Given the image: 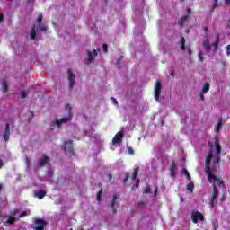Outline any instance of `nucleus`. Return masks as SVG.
<instances>
[{"mask_svg":"<svg viewBox=\"0 0 230 230\" xmlns=\"http://www.w3.org/2000/svg\"><path fill=\"white\" fill-rule=\"evenodd\" d=\"M65 109L68 111V117L63 118L59 120L58 119H56L53 122L57 127H58V128H60V125H62V123H67V121H71L73 118V115L71 114V104H66Z\"/></svg>","mask_w":230,"mask_h":230,"instance_id":"f257e3e1","label":"nucleus"},{"mask_svg":"<svg viewBox=\"0 0 230 230\" xmlns=\"http://www.w3.org/2000/svg\"><path fill=\"white\" fill-rule=\"evenodd\" d=\"M191 220L193 224H199V220H200V222H204L205 217L204 215H202L199 211H192Z\"/></svg>","mask_w":230,"mask_h":230,"instance_id":"f03ea898","label":"nucleus"},{"mask_svg":"<svg viewBox=\"0 0 230 230\" xmlns=\"http://www.w3.org/2000/svg\"><path fill=\"white\" fill-rule=\"evenodd\" d=\"M161 89H163V84L159 80H156L155 83V89H154L155 99L156 101H159V98L161 96Z\"/></svg>","mask_w":230,"mask_h":230,"instance_id":"7ed1b4c3","label":"nucleus"},{"mask_svg":"<svg viewBox=\"0 0 230 230\" xmlns=\"http://www.w3.org/2000/svg\"><path fill=\"white\" fill-rule=\"evenodd\" d=\"M46 221L40 218H37L34 220V226H32L33 230H44V226H46Z\"/></svg>","mask_w":230,"mask_h":230,"instance_id":"20e7f679","label":"nucleus"},{"mask_svg":"<svg viewBox=\"0 0 230 230\" xmlns=\"http://www.w3.org/2000/svg\"><path fill=\"white\" fill-rule=\"evenodd\" d=\"M88 58L86 59V64H93L94 61V57H98V52L96 49H93V53L91 51H87L86 53Z\"/></svg>","mask_w":230,"mask_h":230,"instance_id":"39448f33","label":"nucleus"},{"mask_svg":"<svg viewBox=\"0 0 230 230\" xmlns=\"http://www.w3.org/2000/svg\"><path fill=\"white\" fill-rule=\"evenodd\" d=\"M67 74H68V82H69V86L68 87L71 90V89H73V87H75V84H76L75 82V78L76 76L75 75V74H73V72H71V70H68Z\"/></svg>","mask_w":230,"mask_h":230,"instance_id":"423d86ee","label":"nucleus"},{"mask_svg":"<svg viewBox=\"0 0 230 230\" xmlns=\"http://www.w3.org/2000/svg\"><path fill=\"white\" fill-rule=\"evenodd\" d=\"M123 139V132L119 131L112 139L113 145H119L121 143V140Z\"/></svg>","mask_w":230,"mask_h":230,"instance_id":"0eeeda50","label":"nucleus"},{"mask_svg":"<svg viewBox=\"0 0 230 230\" xmlns=\"http://www.w3.org/2000/svg\"><path fill=\"white\" fill-rule=\"evenodd\" d=\"M177 164H175V161H172L171 162V168H170V172H171V177H172V179H175V177H177Z\"/></svg>","mask_w":230,"mask_h":230,"instance_id":"6e6552de","label":"nucleus"},{"mask_svg":"<svg viewBox=\"0 0 230 230\" xmlns=\"http://www.w3.org/2000/svg\"><path fill=\"white\" fill-rule=\"evenodd\" d=\"M64 145H65V150H66V148H67V150H68L69 154H71V155H75V149H73V140L65 141Z\"/></svg>","mask_w":230,"mask_h":230,"instance_id":"1a4fd4ad","label":"nucleus"},{"mask_svg":"<svg viewBox=\"0 0 230 230\" xmlns=\"http://www.w3.org/2000/svg\"><path fill=\"white\" fill-rule=\"evenodd\" d=\"M38 27L40 31H47L48 27L42 25V13H40L37 18Z\"/></svg>","mask_w":230,"mask_h":230,"instance_id":"9d476101","label":"nucleus"},{"mask_svg":"<svg viewBox=\"0 0 230 230\" xmlns=\"http://www.w3.org/2000/svg\"><path fill=\"white\" fill-rule=\"evenodd\" d=\"M4 141H5L6 143L10 141V124L9 123L5 124V130L4 133Z\"/></svg>","mask_w":230,"mask_h":230,"instance_id":"9b49d317","label":"nucleus"},{"mask_svg":"<svg viewBox=\"0 0 230 230\" xmlns=\"http://www.w3.org/2000/svg\"><path fill=\"white\" fill-rule=\"evenodd\" d=\"M49 163V157L46 155H43L41 158H40L38 164L39 166H46Z\"/></svg>","mask_w":230,"mask_h":230,"instance_id":"f8f14e48","label":"nucleus"},{"mask_svg":"<svg viewBox=\"0 0 230 230\" xmlns=\"http://www.w3.org/2000/svg\"><path fill=\"white\" fill-rule=\"evenodd\" d=\"M214 146L216 148L217 154L220 155L222 152V146H220V140L218 139V137H215Z\"/></svg>","mask_w":230,"mask_h":230,"instance_id":"ddd939ff","label":"nucleus"},{"mask_svg":"<svg viewBox=\"0 0 230 230\" xmlns=\"http://www.w3.org/2000/svg\"><path fill=\"white\" fill-rule=\"evenodd\" d=\"M210 179L217 186H222L224 184V180H222V178L217 177L216 175H210Z\"/></svg>","mask_w":230,"mask_h":230,"instance_id":"4468645a","label":"nucleus"},{"mask_svg":"<svg viewBox=\"0 0 230 230\" xmlns=\"http://www.w3.org/2000/svg\"><path fill=\"white\" fill-rule=\"evenodd\" d=\"M116 200H118V193L113 194L111 203V208L113 215L116 213Z\"/></svg>","mask_w":230,"mask_h":230,"instance_id":"2eb2a0df","label":"nucleus"},{"mask_svg":"<svg viewBox=\"0 0 230 230\" xmlns=\"http://www.w3.org/2000/svg\"><path fill=\"white\" fill-rule=\"evenodd\" d=\"M205 173L208 176V182L213 183V181H211L210 177H211V175H215V174L211 173V167H209V165H206V167H205Z\"/></svg>","mask_w":230,"mask_h":230,"instance_id":"dca6fc26","label":"nucleus"},{"mask_svg":"<svg viewBox=\"0 0 230 230\" xmlns=\"http://www.w3.org/2000/svg\"><path fill=\"white\" fill-rule=\"evenodd\" d=\"M212 198L218 199V188H217L215 181L212 182Z\"/></svg>","mask_w":230,"mask_h":230,"instance_id":"f3484780","label":"nucleus"},{"mask_svg":"<svg viewBox=\"0 0 230 230\" xmlns=\"http://www.w3.org/2000/svg\"><path fill=\"white\" fill-rule=\"evenodd\" d=\"M203 48L206 49L208 53L211 51V44L209 43V40L207 39L206 40L203 41Z\"/></svg>","mask_w":230,"mask_h":230,"instance_id":"a211bd4d","label":"nucleus"},{"mask_svg":"<svg viewBox=\"0 0 230 230\" xmlns=\"http://www.w3.org/2000/svg\"><path fill=\"white\" fill-rule=\"evenodd\" d=\"M37 39V25H33L31 31V40H35Z\"/></svg>","mask_w":230,"mask_h":230,"instance_id":"6ab92c4d","label":"nucleus"},{"mask_svg":"<svg viewBox=\"0 0 230 230\" xmlns=\"http://www.w3.org/2000/svg\"><path fill=\"white\" fill-rule=\"evenodd\" d=\"M189 19H190V15L181 16L178 21L179 26H181V27L184 26V22H186V21H188Z\"/></svg>","mask_w":230,"mask_h":230,"instance_id":"aec40b11","label":"nucleus"},{"mask_svg":"<svg viewBox=\"0 0 230 230\" xmlns=\"http://www.w3.org/2000/svg\"><path fill=\"white\" fill-rule=\"evenodd\" d=\"M2 93H6L8 92V83L6 80L2 81V87H1Z\"/></svg>","mask_w":230,"mask_h":230,"instance_id":"412c9836","label":"nucleus"},{"mask_svg":"<svg viewBox=\"0 0 230 230\" xmlns=\"http://www.w3.org/2000/svg\"><path fill=\"white\" fill-rule=\"evenodd\" d=\"M17 222V218H15L13 216H8L6 224H9V226H13Z\"/></svg>","mask_w":230,"mask_h":230,"instance_id":"4be33fe9","label":"nucleus"},{"mask_svg":"<svg viewBox=\"0 0 230 230\" xmlns=\"http://www.w3.org/2000/svg\"><path fill=\"white\" fill-rule=\"evenodd\" d=\"M35 197H37L39 200H42V199L46 197V190H40L38 193L35 194Z\"/></svg>","mask_w":230,"mask_h":230,"instance_id":"5701e85b","label":"nucleus"},{"mask_svg":"<svg viewBox=\"0 0 230 230\" xmlns=\"http://www.w3.org/2000/svg\"><path fill=\"white\" fill-rule=\"evenodd\" d=\"M213 159V152H209L208 155L206 157L205 164L206 166H209L211 164V160Z\"/></svg>","mask_w":230,"mask_h":230,"instance_id":"b1692460","label":"nucleus"},{"mask_svg":"<svg viewBox=\"0 0 230 230\" xmlns=\"http://www.w3.org/2000/svg\"><path fill=\"white\" fill-rule=\"evenodd\" d=\"M221 128H222V118H219L218 121L215 127V132H220Z\"/></svg>","mask_w":230,"mask_h":230,"instance_id":"393cba45","label":"nucleus"},{"mask_svg":"<svg viewBox=\"0 0 230 230\" xmlns=\"http://www.w3.org/2000/svg\"><path fill=\"white\" fill-rule=\"evenodd\" d=\"M209 87H210L209 83H205L201 90L202 94H206V93H209Z\"/></svg>","mask_w":230,"mask_h":230,"instance_id":"a878e982","label":"nucleus"},{"mask_svg":"<svg viewBox=\"0 0 230 230\" xmlns=\"http://www.w3.org/2000/svg\"><path fill=\"white\" fill-rule=\"evenodd\" d=\"M195 190V184L193 181H190L189 184H187V190L190 193H193V190Z\"/></svg>","mask_w":230,"mask_h":230,"instance_id":"bb28decb","label":"nucleus"},{"mask_svg":"<svg viewBox=\"0 0 230 230\" xmlns=\"http://www.w3.org/2000/svg\"><path fill=\"white\" fill-rule=\"evenodd\" d=\"M181 51L186 50V39H184V37H181Z\"/></svg>","mask_w":230,"mask_h":230,"instance_id":"cd10ccee","label":"nucleus"},{"mask_svg":"<svg viewBox=\"0 0 230 230\" xmlns=\"http://www.w3.org/2000/svg\"><path fill=\"white\" fill-rule=\"evenodd\" d=\"M138 173H139V167H136L133 173L131 174V179L133 181H136V177H137Z\"/></svg>","mask_w":230,"mask_h":230,"instance_id":"c85d7f7f","label":"nucleus"},{"mask_svg":"<svg viewBox=\"0 0 230 230\" xmlns=\"http://www.w3.org/2000/svg\"><path fill=\"white\" fill-rule=\"evenodd\" d=\"M217 198H211L210 202H209V206L210 208H215V206H217V204L218 203V201L217 200Z\"/></svg>","mask_w":230,"mask_h":230,"instance_id":"c756f323","label":"nucleus"},{"mask_svg":"<svg viewBox=\"0 0 230 230\" xmlns=\"http://www.w3.org/2000/svg\"><path fill=\"white\" fill-rule=\"evenodd\" d=\"M102 194H103V189L101 188L99 190V191L97 192V197H96L98 202H100V200H102Z\"/></svg>","mask_w":230,"mask_h":230,"instance_id":"7c9ffc66","label":"nucleus"},{"mask_svg":"<svg viewBox=\"0 0 230 230\" xmlns=\"http://www.w3.org/2000/svg\"><path fill=\"white\" fill-rule=\"evenodd\" d=\"M214 164H218L220 163V155H217L213 160Z\"/></svg>","mask_w":230,"mask_h":230,"instance_id":"2f4dec72","label":"nucleus"},{"mask_svg":"<svg viewBox=\"0 0 230 230\" xmlns=\"http://www.w3.org/2000/svg\"><path fill=\"white\" fill-rule=\"evenodd\" d=\"M183 173L187 177L188 181H191V176L190 175V172H188V170L183 169Z\"/></svg>","mask_w":230,"mask_h":230,"instance_id":"473e14b6","label":"nucleus"},{"mask_svg":"<svg viewBox=\"0 0 230 230\" xmlns=\"http://www.w3.org/2000/svg\"><path fill=\"white\" fill-rule=\"evenodd\" d=\"M128 179H130V173L127 172L123 181V184H127Z\"/></svg>","mask_w":230,"mask_h":230,"instance_id":"72a5a7b5","label":"nucleus"},{"mask_svg":"<svg viewBox=\"0 0 230 230\" xmlns=\"http://www.w3.org/2000/svg\"><path fill=\"white\" fill-rule=\"evenodd\" d=\"M17 213H19V209L14 208L13 210H12V211L10 212V216L15 217V216L17 215Z\"/></svg>","mask_w":230,"mask_h":230,"instance_id":"f704fd0d","label":"nucleus"},{"mask_svg":"<svg viewBox=\"0 0 230 230\" xmlns=\"http://www.w3.org/2000/svg\"><path fill=\"white\" fill-rule=\"evenodd\" d=\"M218 6V0H214L213 2V7L211 8V12H214L215 9Z\"/></svg>","mask_w":230,"mask_h":230,"instance_id":"c9c22d12","label":"nucleus"},{"mask_svg":"<svg viewBox=\"0 0 230 230\" xmlns=\"http://www.w3.org/2000/svg\"><path fill=\"white\" fill-rule=\"evenodd\" d=\"M203 55L204 53L202 51L199 52L198 57H199V62H204Z\"/></svg>","mask_w":230,"mask_h":230,"instance_id":"e433bc0d","label":"nucleus"},{"mask_svg":"<svg viewBox=\"0 0 230 230\" xmlns=\"http://www.w3.org/2000/svg\"><path fill=\"white\" fill-rule=\"evenodd\" d=\"M218 44H220V42L218 41H215L214 43H212V46L214 47L215 51L218 49Z\"/></svg>","mask_w":230,"mask_h":230,"instance_id":"4c0bfd02","label":"nucleus"},{"mask_svg":"<svg viewBox=\"0 0 230 230\" xmlns=\"http://www.w3.org/2000/svg\"><path fill=\"white\" fill-rule=\"evenodd\" d=\"M28 217V212L23 211V212H22V213L19 215V218H22V217Z\"/></svg>","mask_w":230,"mask_h":230,"instance_id":"58836bf2","label":"nucleus"},{"mask_svg":"<svg viewBox=\"0 0 230 230\" xmlns=\"http://www.w3.org/2000/svg\"><path fill=\"white\" fill-rule=\"evenodd\" d=\"M128 154H129V155H134V149H132V147H128Z\"/></svg>","mask_w":230,"mask_h":230,"instance_id":"ea45409f","label":"nucleus"},{"mask_svg":"<svg viewBox=\"0 0 230 230\" xmlns=\"http://www.w3.org/2000/svg\"><path fill=\"white\" fill-rule=\"evenodd\" d=\"M102 49H103L104 53H107L109 51V46H107V44H103Z\"/></svg>","mask_w":230,"mask_h":230,"instance_id":"a19ab883","label":"nucleus"},{"mask_svg":"<svg viewBox=\"0 0 230 230\" xmlns=\"http://www.w3.org/2000/svg\"><path fill=\"white\" fill-rule=\"evenodd\" d=\"M187 52L189 53L190 56L193 54V51L191 50V47L187 48Z\"/></svg>","mask_w":230,"mask_h":230,"instance_id":"79ce46f5","label":"nucleus"},{"mask_svg":"<svg viewBox=\"0 0 230 230\" xmlns=\"http://www.w3.org/2000/svg\"><path fill=\"white\" fill-rule=\"evenodd\" d=\"M215 42H220V34H216V40Z\"/></svg>","mask_w":230,"mask_h":230,"instance_id":"37998d69","label":"nucleus"},{"mask_svg":"<svg viewBox=\"0 0 230 230\" xmlns=\"http://www.w3.org/2000/svg\"><path fill=\"white\" fill-rule=\"evenodd\" d=\"M150 191H151V189H150V187L147 185V186L146 187V189H145V193H150Z\"/></svg>","mask_w":230,"mask_h":230,"instance_id":"c03bdc74","label":"nucleus"},{"mask_svg":"<svg viewBox=\"0 0 230 230\" xmlns=\"http://www.w3.org/2000/svg\"><path fill=\"white\" fill-rule=\"evenodd\" d=\"M187 15H189V17L191 16V8L190 7L187 9Z\"/></svg>","mask_w":230,"mask_h":230,"instance_id":"a18cd8bd","label":"nucleus"},{"mask_svg":"<svg viewBox=\"0 0 230 230\" xmlns=\"http://www.w3.org/2000/svg\"><path fill=\"white\" fill-rule=\"evenodd\" d=\"M111 100L113 102L114 105H118V101L116 100V98L111 97Z\"/></svg>","mask_w":230,"mask_h":230,"instance_id":"49530a36","label":"nucleus"},{"mask_svg":"<svg viewBox=\"0 0 230 230\" xmlns=\"http://www.w3.org/2000/svg\"><path fill=\"white\" fill-rule=\"evenodd\" d=\"M199 98H200V100H201L202 102H204L205 97H204V93H202V92H201L200 94H199Z\"/></svg>","mask_w":230,"mask_h":230,"instance_id":"de8ad7c7","label":"nucleus"},{"mask_svg":"<svg viewBox=\"0 0 230 230\" xmlns=\"http://www.w3.org/2000/svg\"><path fill=\"white\" fill-rule=\"evenodd\" d=\"M226 49H227V55H230V45L226 46Z\"/></svg>","mask_w":230,"mask_h":230,"instance_id":"09e8293b","label":"nucleus"},{"mask_svg":"<svg viewBox=\"0 0 230 230\" xmlns=\"http://www.w3.org/2000/svg\"><path fill=\"white\" fill-rule=\"evenodd\" d=\"M21 96H22V98H26V93H25V92H22Z\"/></svg>","mask_w":230,"mask_h":230,"instance_id":"8fccbe9b","label":"nucleus"},{"mask_svg":"<svg viewBox=\"0 0 230 230\" xmlns=\"http://www.w3.org/2000/svg\"><path fill=\"white\" fill-rule=\"evenodd\" d=\"M108 181H112V175L111 173L108 174Z\"/></svg>","mask_w":230,"mask_h":230,"instance_id":"3c124183","label":"nucleus"},{"mask_svg":"<svg viewBox=\"0 0 230 230\" xmlns=\"http://www.w3.org/2000/svg\"><path fill=\"white\" fill-rule=\"evenodd\" d=\"M4 20V16L3 15V13H0V22Z\"/></svg>","mask_w":230,"mask_h":230,"instance_id":"603ef678","label":"nucleus"},{"mask_svg":"<svg viewBox=\"0 0 230 230\" xmlns=\"http://www.w3.org/2000/svg\"><path fill=\"white\" fill-rule=\"evenodd\" d=\"M139 182H140L139 179H137V188H139Z\"/></svg>","mask_w":230,"mask_h":230,"instance_id":"864d4df0","label":"nucleus"},{"mask_svg":"<svg viewBox=\"0 0 230 230\" xmlns=\"http://www.w3.org/2000/svg\"><path fill=\"white\" fill-rule=\"evenodd\" d=\"M203 31H206V33H208V28L206 26L203 27Z\"/></svg>","mask_w":230,"mask_h":230,"instance_id":"5fc2aeb1","label":"nucleus"},{"mask_svg":"<svg viewBox=\"0 0 230 230\" xmlns=\"http://www.w3.org/2000/svg\"><path fill=\"white\" fill-rule=\"evenodd\" d=\"M226 4H230V0H225Z\"/></svg>","mask_w":230,"mask_h":230,"instance_id":"6e6d98bb","label":"nucleus"},{"mask_svg":"<svg viewBox=\"0 0 230 230\" xmlns=\"http://www.w3.org/2000/svg\"><path fill=\"white\" fill-rule=\"evenodd\" d=\"M3 166H4L3 161L0 160V169L3 168Z\"/></svg>","mask_w":230,"mask_h":230,"instance_id":"4d7b16f0","label":"nucleus"},{"mask_svg":"<svg viewBox=\"0 0 230 230\" xmlns=\"http://www.w3.org/2000/svg\"><path fill=\"white\" fill-rule=\"evenodd\" d=\"M155 195H157V187H155Z\"/></svg>","mask_w":230,"mask_h":230,"instance_id":"13d9d810","label":"nucleus"},{"mask_svg":"<svg viewBox=\"0 0 230 230\" xmlns=\"http://www.w3.org/2000/svg\"><path fill=\"white\" fill-rule=\"evenodd\" d=\"M120 60H121V58H120L118 60V62H117L118 66H119Z\"/></svg>","mask_w":230,"mask_h":230,"instance_id":"bf43d9fd","label":"nucleus"},{"mask_svg":"<svg viewBox=\"0 0 230 230\" xmlns=\"http://www.w3.org/2000/svg\"><path fill=\"white\" fill-rule=\"evenodd\" d=\"M174 75H175V72L172 71L171 75L174 76Z\"/></svg>","mask_w":230,"mask_h":230,"instance_id":"052dcab7","label":"nucleus"},{"mask_svg":"<svg viewBox=\"0 0 230 230\" xmlns=\"http://www.w3.org/2000/svg\"><path fill=\"white\" fill-rule=\"evenodd\" d=\"M3 190V184L0 183V191Z\"/></svg>","mask_w":230,"mask_h":230,"instance_id":"680f3d73","label":"nucleus"},{"mask_svg":"<svg viewBox=\"0 0 230 230\" xmlns=\"http://www.w3.org/2000/svg\"><path fill=\"white\" fill-rule=\"evenodd\" d=\"M223 200H224V196L222 197V199H221V201H220V202H223Z\"/></svg>","mask_w":230,"mask_h":230,"instance_id":"e2e57ef3","label":"nucleus"},{"mask_svg":"<svg viewBox=\"0 0 230 230\" xmlns=\"http://www.w3.org/2000/svg\"><path fill=\"white\" fill-rule=\"evenodd\" d=\"M31 116H32V118H33V111H31Z\"/></svg>","mask_w":230,"mask_h":230,"instance_id":"0e129e2a","label":"nucleus"},{"mask_svg":"<svg viewBox=\"0 0 230 230\" xmlns=\"http://www.w3.org/2000/svg\"><path fill=\"white\" fill-rule=\"evenodd\" d=\"M28 1V3H31V0H27Z\"/></svg>","mask_w":230,"mask_h":230,"instance_id":"69168bd1","label":"nucleus"},{"mask_svg":"<svg viewBox=\"0 0 230 230\" xmlns=\"http://www.w3.org/2000/svg\"><path fill=\"white\" fill-rule=\"evenodd\" d=\"M168 56H169V57H171V56H172V54H170V53H169V54H168Z\"/></svg>","mask_w":230,"mask_h":230,"instance_id":"338daca9","label":"nucleus"},{"mask_svg":"<svg viewBox=\"0 0 230 230\" xmlns=\"http://www.w3.org/2000/svg\"><path fill=\"white\" fill-rule=\"evenodd\" d=\"M181 3H184V0H181Z\"/></svg>","mask_w":230,"mask_h":230,"instance_id":"774afa93","label":"nucleus"}]
</instances>
